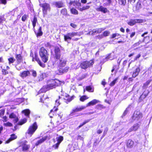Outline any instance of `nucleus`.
Here are the masks:
<instances>
[{"instance_id":"1","label":"nucleus","mask_w":152,"mask_h":152,"mask_svg":"<svg viewBox=\"0 0 152 152\" xmlns=\"http://www.w3.org/2000/svg\"><path fill=\"white\" fill-rule=\"evenodd\" d=\"M61 82L58 80L50 79L47 81L46 86L47 91L52 89L61 85Z\"/></svg>"},{"instance_id":"2","label":"nucleus","mask_w":152,"mask_h":152,"mask_svg":"<svg viewBox=\"0 0 152 152\" xmlns=\"http://www.w3.org/2000/svg\"><path fill=\"white\" fill-rule=\"evenodd\" d=\"M83 32H72L67 33L64 35V40L65 41L69 42V41L72 39V37L76 36H80L83 34Z\"/></svg>"},{"instance_id":"3","label":"nucleus","mask_w":152,"mask_h":152,"mask_svg":"<svg viewBox=\"0 0 152 152\" xmlns=\"http://www.w3.org/2000/svg\"><path fill=\"white\" fill-rule=\"evenodd\" d=\"M39 54L42 61L45 63L48 60V55L47 50L43 47L41 48L39 50Z\"/></svg>"},{"instance_id":"4","label":"nucleus","mask_w":152,"mask_h":152,"mask_svg":"<svg viewBox=\"0 0 152 152\" xmlns=\"http://www.w3.org/2000/svg\"><path fill=\"white\" fill-rule=\"evenodd\" d=\"M38 126L36 122H34L29 127L27 133L31 136L33 134L37 129Z\"/></svg>"},{"instance_id":"5","label":"nucleus","mask_w":152,"mask_h":152,"mask_svg":"<svg viewBox=\"0 0 152 152\" xmlns=\"http://www.w3.org/2000/svg\"><path fill=\"white\" fill-rule=\"evenodd\" d=\"M94 63V62L93 60H91L89 61H85L81 63L80 66L81 68L85 69L92 65Z\"/></svg>"},{"instance_id":"6","label":"nucleus","mask_w":152,"mask_h":152,"mask_svg":"<svg viewBox=\"0 0 152 152\" xmlns=\"http://www.w3.org/2000/svg\"><path fill=\"white\" fill-rule=\"evenodd\" d=\"M66 59L63 56L61 58L57 60V64L58 66L61 67H64L66 64Z\"/></svg>"},{"instance_id":"7","label":"nucleus","mask_w":152,"mask_h":152,"mask_svg":"<svg viewBox=\"0 0 152 152\" xmlns=\"http://www.w3.org/2000/svg\"><path fill=\"white\" fill-rule=\"evenodd\" d=\"M145 20L141 19H131L128 22V24L132 26L135 25L136 23H141L144 22Z\"/></svg>"},{"instance_id":"8","label":"nucleus","mask_w":152,"mask_h":152,"mask_svg":"<svg viewBox=\"0 0 152 152\" xmlns=\"http://www.w3.org/2000/svg\"><path fill=\"white\" fill-rule=\"evenodd\" d=\"M41 6L42 7L43 13L44 15L47 14V11H50V5L47 3H45L40 4Z\"/></svg>"},{"instance_id":"9","label":"nucleus","mask_w":152,"mask_h":152,"mask_svg":"<svg viewBox=\"0 0 152 152\" xmlns=\"http://www.w3.org/2000/svg\"><path fill=\"white\" fill-rule=\"evenodd\" d=\"M142 114L140 111H135L133 116V119L134 120H138L142 117Z\"/></svg>"},{"instance_id":"10","label":"nucleus","mask_w":152,"mask_h":152,"mask_svg":"<svg viewBox=\"0 0 152 152\" xmlns=\"http://www.w3.org/2000/svg\"><path fill=\"white\" fill-rule=\"evenodd\" d=\"M30 72L29 71H24L20 72L19 76L22 78H24L30 75Z\"/></svg>"},{"instance_id":"11","label":"nucleus","mask_w":152,"mask_h":152,"mask_svg":"<svg viewBox=\"0 0 152 152\" xmlns=\"http://www.w3.org/2000/svg\"><path fill=\"white\" fill-rule=\"evenodd\" d=\"M140 126V125L138 124H134L129 129L128 132H130L132 131H136L139 127Z\"/></svg>"},{"instance_id":"12","label":"nucleus","mask_w":152,"mask_h":152,"mask_svg":"<svg viewBox=\"0 0 152 152\" xmlns=\"http://www.w3.org/2000/svg\"><path fill=\"white\" fill-rule=\"evenodd\" d=\"M86 107L85 106H82L79 108H76L75 109H73L72 111V112L70 114V115H74L75 114H74L75 113L80 111L82 110L85 109Z\"/></svg>"},{"instance_id":"13","label":"nucleus","mask_w":152,"mask_h":152,"mask_svg":"<svg viewBox=\"0 0 152 152\" xmlns=\"http://www.w3.org/2000/svg\"><path fill=\"white\" fill-rule=\"evenodd\" d=\"M47 139H49V138L48 136H45L42 138L38 140L37 142L35 144L37 146L42 143Z\"/></svg>"},{"instance_id":"14","label":"nucleus","mask_w":152,"mask_h":152,"mask_svg":"<svg viewBox=\"0 0 152 152\" xmlns=\"http://www.w3.org/2000/svg\"><path fill=\"white\" fill-rule=\"evenodd\" d=\"M134 145V142L131 140H129L127 142L126 146L129 148H132Z\"/></svg>"},{"instance_id":"15","label":"nucleus","mask_w":152,"mask_h":152,"mask_svg":"<svg viewBox=\"0 0 152 152\" xmlns=\"http://www.w3.org/2000/svg\"><path fill=\"white\" fill-rule=\"evenodd\" d=\"M96 9L97 11H100L104 13L108 12V10L106 8L102 6H101L99 7L96 8Z\"/></svg>"},{"instance_id":"16","label":"nucleus","mask_w":152,"mask_h":152,"mask_svg":"<svg viewBox=\"0 0 152 152\" xmlns=\"http://www.w3.org/2000/svg\"><path fill=\"white\" fill-rule=\"evenodd\" d=\"M35 58H32V61H34V60L35 59L36 61H37L38 64L39 65L42 67H44L45 66V65L44 64L42 63L41 61L39 60V58L38 56L37 55H35Z\"/></svg>"},{"instance_id":"17","label":"nucleus","mask_w":152,"mask_h":152,"mask_svg":"<svg viewBox=\"0 0 152 152\" xmlns=\"http://www.w3.org/2000/svg\"><path fill=\"white\" fill-rule=\"evenodd\" d=\"M9 118H14V122L15 123L17 122L18 120V119L17 117L15 115L14 113H12L9 115Z\"/></svg>"},{"instance_id":"18","label":"nucleus","mask_w":152,"mask_h":152,"mask_svg":"<svg viewBox=\"0 0 152 152\" xmlns=\"http://www.w3.org/2000/svg\"><path fill=\"white\" fill-rule=\"evenodd\" d=\"M53 4L58 8H61L64 6L63 3L60 1L54 2Z\"/></svg>"},{"instance_id":"19","label":"nucleus","mask_w":152,"mask_h":152,"mask_svg":"<svg viewBox=\"0 0 152 152\" xmlns=\"http://www.w3.org/2000/svg\"><path fill=\"white\" fill-rule=\"evenodd\" d=\"M17 137V136L14 134H12L11 135L10 138L7 140L6 142V143H9L11 141L16 139Z\"/></svg>"},{"instance_id":"20","label":"nucleus","mask_w":152,"mask_h":152,"mask_svg":"<svg viewBox=\"0 0 152 152\" xmlns=\"http://www.w3.org/2000/svg\"><path fill=\"white\" fill-rule=\"evenodd\" d=\"M99 101L96 99H94L89 102L86 106V107L91 105H93L97 103Z\"/></svg>"},{"instance_id":"21","label":"nucleus","mask_w":152,"mask_h":152,"mask_svg":"<svg viewBox=\"0 0 152 152\" xmlns=\"http://www.w3.org/2000/svg\"><path fill=\"white\" fill-rule=\"evenodd\" d=\"M140 70V69L139 67L137 68L133 72L132 75V77L134 78L137 76L138 75Z\"/></svg>"},{"instance_id":"22","label":"nucleus","mask_w":152,"mask_h":152,"mask_svg":"<svg viewBox=\"0 0 152 152\" xmlns=\"http://www.w3.org/2000/svg\"><path fill=\"white\" fill-rule=\"evenodd\" d=\"M74 98V96H70L68 95H67L65 97L64 99L66 100L67 102H66L67 103L68 102H69L71 101Z\"/></svg>"},{"instance_id":"23","label":"nucleus","mask_w":152,"mask_h":152,"mask_svg":"<svg viewBox=\"0 0 152 152\" xmlns=\"http://www.w3.org/2000/svg\"><path fill=\"white\" fill-rule=\"evenodd\" d=\"M22 113L24 114L25 115L27 116H29L30 113V110L28 109L24 110L22 111Z\"/></svg>"},{"instance_id":"24","label":"nucleus","mask_w":152,"mask_h":152,"mask_svg":"<svg viewBox=\"0 0 152 152\" xmlns=\"http://www.w3.org/2000/svg\"><path fill=\"white\" fill-rule=\"evenodd\" d=\"M31 21L32 22V25L34 29H35L34 27L35 26L36 23L37 21V18L34 16V17L33 20H31Z\"/></svg>"},{"instance_id":"25","label":"nucleus","mask_w":152,"mask_h":152,"mask_svg":"<svg viewBox=\"0 0 152 152\" xmlns=\"http://www.w3.org/2000/svg\"><path fill=\"white\" fill-rule=\"evenodd\" d=\"M85 89L86 91L90 92H93L94 91L93 88L90 86H86Z\"/></svg>"},{"instance_id":"26","label":"nucleus","mask_w":152,"mask_h":152,"mask_svg":"<svg viewBox=\"0 0 152 152\" xmlns=\"http://www.w3.org/2000/svg\"><path fill=\"white\" fill-rule=\"evenodd\" d=\"M16 58L18 63H20L22 61V57L20 54L16 55Z\"/></svg>"},{"instance_id":"27","label":"nucleus","mask_w":152,"mask_h":152,"mask_svg":"<svg viewBox=\"0 0 152 152\" xmlns=\"http://www.w3.org/2000/svg\"><path fill=\"white\" fill-rule=\"evenodd\" d=\"M90 7L89 6H86L83 7L82 8H78V10L81 11H83V10L89 9Z\"/></svg>"},{"instance_id":"28","label":"nucleus","mask_w":152,"mask_h":152,"mask_svg":"<svg viewBox=\"0 0 152 152\" xmlns=\"http://www.w3.org/2000/svg\"><path fill=\"white\" fill-rule=\"evenodd\" d=\"M37 35V36H41L43 34V32L42 31V27H40L39 29L38 30V32L37 33H35Z\"/></svg>"},{"instance_id":"29","label":"nucleus","mask_w":152,"mask_h":152,"mask_svg":"<svg viewBox=\"0 0 152 152\" xmlns=\"http://www.w3.org/2000/svg\"><path fill=\"white\" fill-rule=\"evenodd\" d=\"M77 1H71L69 3L70 7H72V5L73 6L76 7Z\"/></svg>"},{"instance_id":"30","label":"nucleus","mask_w":152,"mask_h":152,"mask_svg":"<svg viewBox=\"0 0 152 152\" xmlns=\"http://www.w3.org/2000/svg\"><path fill=\"white\" fill-rule=\"evenodd\" d=\"M70 11L71 13L73 14L77 15L78 14V11L76 9L73 8L71 9Z\"/></svg>"},{"instance_id":"31","label":"nucleus","mask_w":152,"mask_h":152,"mask_svg":"<svg viewBox=\"0 0 152 152\" xmlns=\"http://www.w3.org/2000/svg\"><path fill=\"white\" fill-rule=\"evenodd\" d=\"M151 82V80H147L145 83L144 84L143 86V88L144 89L146 88L148 86L149 84Z\"/></svg>"},{"instance_id":"32","label":"nucleus","mask_w":152,"mask_h":152,"mask_svg":"<svg viewBox=\"0 0 152 152\" xmlns=\"http://www.w3.org/2000/svg\"><path fill=\"white\" fill-rule=\"evenodd\" d=\"M61 13L64 16L67 15V13L66 9L65 8L62 9L61 11Z\"/></svg>"},{"instance_id":"33","label":"nucleus","mask_w":152,"mask_h":152,"mask_svg":"<svg viewBox=\"0 0 152 152\" xmlns=\"http://www.w3.org/2000/svg\"><path fill=\"white\" fill-rule=\"evenodd\" d=\"M107 1V2L104 3L103 4V6H107L110 5L111 3V0H105Z\"/></svg>"},{"instance_id":"34","label":"nucleus","mask_w":152,"mask_h":152,"mask_svg":"<svg viewBox=\"0 0 152 152\" xmlns=\"http://www.w3.org/2000/svg\"><path fill=\"white\" fill-rule=\"evenodd\" d=\"M88 99V97L84 95L80 97V100L81 101L83 102Z\"/></svg>"},{"instance_id":"35","label":"nucleus","mask_w":152,"mask_h":152,"mask_svg":"<svg viewBox=\"0 0 152 152\" xmlns=\"http://www.w3.org/2000/svg\"><path fill=\"white\" fill-rule=\"evenodd\" d=\"M68 68L66 67H65L64 69H62V70H59V72L61 73H64V72H66L68 71Z\"/></svg>"},{"instance_id":"36","label":"nucleus","mask_w":152,"mask_h":152,"mask_svg":"<svg viewBox=\"0 0 152 152\" xmlns=\"http://www.w3.org/2000/svg\"><path fill=\"white\" fill-rule=\"evenodd\" d=\"M142 5L141 3L140 2H138L136 5V9L139 10L142 7Z\"/></svg>"},{"instance_id":"37","label":"nucleus","mask_w":152,"mask_h":152,"mask_svg":"<svg viewBox=\"0 0 152 152\" xmlns=\"http://www.w3.org/2000/svg\"><path fill=\"white\" fill-rule=\"evenodd\" d=\"M30 147V146L29 145H24L23 147V150L24 151H25L28 150Z\"/></svg>"},{"instance_id":"38","label":"nucleus","mask_w":152,"mask_h":152,"mask_svg":"<svg viewBox=\"0 0 152 152\" xmlns=\"http://www.w3.org/2000/svg\"><path fill=\"white\" fill-rule=\"evenodd\" d=\"M118 79V78H115L114 80H113L110 84V86H113L115 83L117 82V80Z\"/></svg>"},{"instance_id":"39","label":"nucleus","mask_w":152,"mask_h":152,"mask_svg":"<svg viewBox=\"0 0 152 152\" xmlns=\"http://www.w3.org/2000/svg\"><path fill=\"white\" fill-rule=\"evenodd\" d=\"M29 71L30 72H31V75L34 77H36L37 74L36 72L35 71H34V70H31Z\"/></svg>"},{"instance_id":"40","label":"nucleus","mask_w":152,"mask_h":152,"mask_svg":"<svg viewBox=\"0 0 152 152\" xmlns=\"http://www.w3.org/2000/svg\"><path fill=\"white\" fill-rule=\"evenodd\" d=\"M55 58L57 59V60L61 58L60 53H55Z\"/></svg>"},{"instance_id":"41","label":"nucleus","mask_w":152,"mask_h":152,"mask_svg":"<svg viewBox=\"0 0 152 152\" xmlns=\"http://www.w3.org/2000/svg\"><path fill=\"white\" fill-rule=\"evenodd\" d=\"M63 137L60 136L57 138V141L58 143L59 144L63 140Z\"/></svg>"},{"instance_id":"42","label":"nucleus","mask_w":152,"mask_h":152,"mask_svg":"<svg viewBox=\"0 0 152 152\" xmlns=\"http://www.w3.org/2000/svg\"><path fill=\"white\" fill-rule=\"evenodd\" d=\"M3 125L5 126L11 127L12 126V124L9 122H7L4 123Z\"/></svg>"},{"instance_id":"43","label":"nucleus","mask_w":152,"mask_h":152,"mask_svg":"<svg viewBox=\"0 0 152 152\" xmlns=\"http://www.w3.org/2000/svg\"><path fill=\"white\" fill-rule=\"evenodd\" d=\"M57 110H58V108L56 107V106H55L54 107V108H53V109L50 110V113L49 114L50 118L52 117L51 116H50V115L51 114V113L53 111L56 112Z\"/></svg>"},{"instance_id":"44","label":"nucleus","mask_w":152,"mask_h":152,"mask_svg":"<svg viewBox=\"0 0 152 152\" xmlns=\"http://www.w3.org/2000/svg\"><path fill=\"white\" fill-rule=\"evenodd\" d=\"M8 60L10 64L13 63L15 61V59L13 57L10 58H8Z\"/></svg>"},{"instance_id":"45","label":"nucleus","mask_w":152,"mask_h":152,"mask_svg":"<svg viewBox=\"0 0 152 152\" xmlns=\"http://www.w3.org/2000/svg\"><path fill=\"white\" fill-rule=\"evenodd\" d=\"M44 75L45 74H42L40 75L38 77L39 81H42L44 79Z\"/></svg>"},{"instance_id":"46","label":"nucleus","mask_w":152,"mask_h":152,"mask_svg":"<svg viewBox=\"0 0 152 152\" xmlns=\"http://www.w3.org/2000/svg\"><path fill=\"white\" fill-rule=\"evenodd\" d=\"M119 4L121 5H124L126 3V0H118Z\"/></svg>"},{"instance_id":"47","label":"nucleus","mask_w":152,"mask_h":152,"mask_svg":"<svg viewBox=\"0 0 152 152\" xmlns=\"http://www.w3.org/2000/svg\"><path fill=\"white\" fill-rule=\"evenodd\" d=\"M55 53H60V50L58 47H56L55 48Z\"/></svg>"},{"instance_id":"48","label":"nucleus","mask_w":152,"mask_h":152,"mask_svg":"<svg viewBox=\"0 0 152 152\" xmlns=\"http://www.w3.org/2000/svg\"><path fill=\"white\" fill-rule=\"evenodd\" d=\"M118 68H117V66L116 65H115L113 66L111 70V72H113L115 70V73H116L117 71L118 70Z\"/></svg>"},{"instance_id":"49","label":"nucleus","mask_w":152,"mask_h":152,"mask_svg":"<svg viewBox=\"0 0 152 152\" xmlns=\"http://www.w3.org/2000/svg\"><path fill=\"white\" fill-rule=\"evenodd\" d=\"M110 32L108 31H105L104 32L103 34L104 36L106 37L109 35L110 34Z\"/></svg>"},{"instance_id":"50","label":"nucleus","mask_w":152,"mask_h":152,"mask_svg":"<svg viewBox=\"0 0 152 152\" xmlns=\"http://www.w3.org/2000/svg\"><path fill=\"white\" fill-rule=\"evenodd\" d=\"M89 120H87L86 121H85L82 124L80 125L77 128H80V127H81L83 125L85 124L86 123L88 122H89Z\"/></svg>"},{"instance_id":"51","label":"nucleus","mask_w":152,"mask_h":152,"mask_svg":"<svg viewBox=\"0 0 152 152\" xmlns=\"http://www.w3.org/2000/svg\"><path fill=\"white\" fill-rule=\"evenodd\" d=\"M140 44V43H139V42L135 43L132 45V48H134L135 47H136L137 46H138Z\"/></svg>"},{"instance_id":"52","label":"nucleus","mask_w":152,"mask_h":152,"mask_svg":"<svg viewBox=\"0 0 152 152\" xmlns=\"http://www.w3.org/2000/svg\"><path fill=\"white\" fill-rule=\"evenodd\" d=\"M27 18V16L26 15H24L22 17V20L23 21H25Z\"/></svg>"},{"instance_id":"53","label":"nucleus","mask_w":152,"mask_h":152,"mask_svg":"<svg viewBox=\"0 0 152 152\" xmlns=\"http://www.w3.org/2000/svg\"><path fill=\"white\" fill-rule=\"evenodd\" d=\"M104 30V28H99L97 29V33H100L102 31Z\"/></svg>"},{"instance_id":"54","label":"nucleus","mask_w":152,"mask_h":152,"mask_svg":"<svg viewBox=\"0 0 152 152\" xmlns=\"http://www.w3.org/2000/svg\"><path fill=\"white\" fill-rule=\"evenodd\" d=\"M59 144H60L57 142L56 144L54 145H53V147L55 149H57L58 148Z\"/></svg>"},{"instance_id":"55","label":"nucleus","mask_w":152,"mask_h":152,"mask_svg":"<svg viewBox=\"0 0 152 152\" xmlns=\"http://www.w3.org/2000/svg\"><path fill=\"white\" fill-rule=\"evenodd\" d=\"M26 121H27V119L26 118H24L22 120V122L20 123L19 124L21 125L25 123L26 122Z\"/></svg>"},{"instance_id":"56","label":"nucleus","mask_w":152,"mask_h":152,"mask_svg":"<svg viewBox=\"0 0 152 152\" xmlns=\"http://www.w3.org/2000/svg\"><path fill=\"white\" fill-rule=\"evenodd\" d=\"M2 71L3 74L6 75L8 73V72L6 69H3Z\"/></svg>"},{"instance_id":"57","label":"nucleus","mask_w":152,"mask_h":152,"mask_svg":"<svg viewBox=\"0 0 152 152\" xmlns=\"http://www.w3.org/2000/svg\"><path fill=\"white\" fill-rule=\"evenodd\" d=\"M81 6V4L80 2L77 1L76 7H77V8L78 9V8H80V7Z\"/></svg>"},{"instance_id":"58","label":"nucleus","mask_w":152,"mask_h":152,"mask_svg":"<svg viewBox=\"0 0 152 152\" xmlns=\"http://www.w3.org/2000/svg\"><path fill=\"white\" fill-rule=\"evenodd\" d=\"M70 26H72V27L73 28H76L77 27V25L73 23H71L70 24Z\"/></svg>"},{"instance_id":"59","label":"nucleus","mask_w":152,"mask_h":152,"mask_svg":"<svg viewBox=\"0 0 152 152\" xmlns=\"http://www.w3.org/2000/svg\"><path fill=\"white\" fill-rule=\"evenodd\" d=\"M2 3L4 4H6L7 3L6 0H0V3Z\"/></svg>"},{"instance_id":"60","label":"nucleus","mask_w":152,"mask_h":152,"mask_svg":"<svg viewBox=\"0 0 152 152\" xmlns=\"http://www.w3.org/2000/svg\"><path fill=\"white\" fill-rule=\"evenodd\" d=\"M56 106H59L60 104V103H59V101L58 99H57L56 101Z\"/></svg>"},{"instance_id":"61","label":"nucleus","mask_w":152,"mask_h":152,"mask_svg":"<svg viewBox=\"0 0 152 152\" xmlns=\"http://www.w3.org/2000/svg\"><path fill=\"white\" fill-rule=\"evenodd\" d=\"M119 35L118 34H114L112 35V38H114L115 37L117 36H118Z\"/></svg>"},{"instance_id":"62","label":"nucleus","mask_w":152,"mask_h":152,"mask_svg":"<svg viewBox=\"0 0 152 152\" xmlns=\"http://www.w3.org/2000/svg\"><path fill=\"white\" fill-rule=\"evenodd\" d=\"M103 36H104L103 35V34H101V35H98L97 36V37H98V38L99 39H101L103 38Z\"/></svg>"},{"instance_id":"63","label":"nucleus","mask_w":152,"mask_h":152,"mask_svg":"<svg viewBox=\"0 0 152 152\" xmlns=\"http://www.w3.org/2000/svg\"><path fill=\"white\" fill-rule=\"evenodd\" d=\"M135 32H132L130 34V37L132 38L135 35Z\"/></svg>"},{"instance_id":"64","label":"nucleus","mask_w":152,"mask_h":152,"mask_svg":"<svg viewBox=\"0 0 152 152\" xmlns=\"http://www.w3.org/2000/svg\"><path fill=\"white\" fill-rule=\"evenodd\" d=\"M3 121L6 122L7 121V118L6 116H5L3 117Z\"/></svg>"}]
</instances>
